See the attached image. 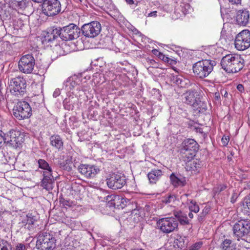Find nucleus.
<instances>
[{
	"label": "nucleus",
	"mask_w": 250,
	"mask_h": 250,
	"mask_svg": "<svg viewBox=\"0 0 250 250\" xmlns=\"http://www.w3.org/2000/svg\"><path fill=\"white\" fill-rule=\"evenodd\" d=\"M244 63V60L239 55L229 54L222 58L221 65L228 73H236L243 68Z\"/></svg>",
	"instance_id": "nucleus-1"
},
{
	"label": "nucleus",
	"mask_w": 250,
	"mask_h": 250,
	"mask_svg": "<svg viewBox=\"0 0 250 250\" xmlns=\"http://www.w3.org/2000/svg\"><path fill=\"white\" fill-rule=\"evenodd\" d=\"M216 64V62L214 60H203L193 64V72L197 77L203 79L209 75Z\"/></svg>",
	"instance_id": "nucleus-2"
},
{
	"label": "nucleus",
	"mask_w": 250,
	"mask_h": 250,
	"mask_svg": "<svg viewBox=\"0 0 250 250\" xmlns=\"http://www.w3.org/2000/svg\"><path fill=\"white\" fill-rule=\"evenodd\" d=\"M36 247L39 250H53L56 247V240L47 232H41L37 236Z\"/></svg>",
	"instance_id": "nucleus-3"
},
{
	"label": "nucleus",
	"mask_w": 250,
	"mask_h": 250,
	"mask_svg": "<svg viewBox=\"0 0 250 250\" xmlns=\"http://www.w3.org/2000/svg\"><path fill=\"white\" fill-rule=\"evenodd\" d=\"M13 115L18 120L29 118L32 115V110L28 103L20 101L16 103L13 107Z\"/></svg>",
	"instance_id": "nucleus-4"
},
{
	"label": "nucleus",
	"mask_w": 250,
	"mask_h": 250,
	"mask_svg": "<svg viewBox=\"0 0 250 250\" xmlns=\"http://www.w3.org/2000/svg\"><path fill=\"white\" fill-rule=\"evenodd\" d=\"M61 32V39L65 41H72L79 37L81 32L77 25L70 23L68 25L59 28Z\"/></svg>",
	"instance_id": "nucleus-5"
},
{
	"label": "nucleus",
	"mask_w": 250,
	"mask_h": 250,
	"mask_svg": "<svg viewBox=\"0 0 250 250\" xmlns=\"http://www.w3.org/2000/svg\"><path fill=\"white\" fill-rule=\"evenodd\" d=\"M157 224L161 231L165 233H170L178 229V223L173 217L161 218Z\"/></svg>",
	"instance_id": "nucleus-6"
},
{
	"label": "nucleus",
	"mask_w": 250,
	"mask_h": 250,
	"mask_svg": "<svg viewBox=\"0 0 250 250\" xmlns=\"http://www.w3.org/2000/svg\"><path fill=\"white\" fill-rule=\"evenodd\" d=\"M36 61L32 54L23 55L18 62V68L21 72L30 74L34 70Z\"/></svg>",
	"instance_id": "nucleus-7"
},
{
	"label": "nucleus",
	"mask_w": 250,
	"mask_h": 250,
	"mask_svg": "<svg viewBox=\"0 0 250 250\" xmlns=\"http://www.w3.org/2000/svg\"><path fill=\"white\" fill-rule=\"evenodd\" d=\"M107 187L112 189L117 190L122 188L126 184L125 177L119 173L109 174L106 179Z\"/></svg>",
	"instance_id": "nucleus-8"
},
{
	"label": "nucleus",
	"mask_w": 250,
	"mask_h": 250,
	"mask_svg": "<svg viewBox=\"0 0 250 250\" xmlns=\"http://www.w3.org/2000/svg\"><path fill=\"white\" fill-rule=\"evenodd\" d=\"M61 11V4L59 0H46L42 4V12L48 17L54 16Z\"/></svg>",
	"instance_id": "nucleus-9"
},
{
	"label": "nucleus",
	"mask_w": 250,
	"mask_h": 250,
	"mask_svg": "<svg viewBox=\"0 0 250 250\" xmlns=\"http://www.w3.org/2000/svg\"><path fill=\"white\" fill-rule=\"evenodd\" d=\"M10 90L16 96H23L26 92V82L21 77H16L10 80Z\"/></svg>",
	"instance_id": "nucleus-10"
},
{
	"label": "nucleus",
	"mask_w": 250,
	"mask_h": 250,
	"mask_svg": "<svg viewBox=\"0 0 250 250\" xmlns=\"http://www.w3.org/2000/svg\"><path fill=\"white\" fill-rule=\"evenodd\" d=\"M235 47L240 51H243L250 47V31L245 29L241 31L235 39Z\"/></svg>",
	"instance_id": "nucleus-11"
},
{
	"label": "nucleus",
	"mask_w": 250,
	"mask_h": 250,
	"mask_svg": "<svg viewBox=\"0 0 250 250\" xmlns=\"http://www.w3.org/2000/svg\"><path fill=\"white\" fill-rule=\"evenodd\" d=\"M233 231L234 235L238 240L247 235L250 233V220L248 219L239 220L234 225Z\"/></svg>",
	"instance_id": "nucleus-12"
},
{
	"label": "nucleus",
	"mask_w": 250,
	"mask_h": 250,
	"mask_svg": "<svg viewBox=\"0 0 250 250\" xmlns=\"http://www.w3.org/2000/svg\"><path fill=\"white\" fill-rule=\"evenodd\" d=\"M101 31V25L97 21H93L83 25L81 28L82 34L87 38H94Z\"/></svg>",
	"instance_id": "nucleus-13"
},
{
	"label": "nucleus",
	"mask_w": 250,
	"mask_h": 250,
	"mask_svg": "<svg viewBox=\"0 0 250 250\" xmlns=\"http://www.w3.org/2000/svg\"><path fill=\"white\" fill-rule=\"evenodd\" d=\"M24 135L18 130L11 129L5 135V142L18 146L24 141Z\"/></svg>",
	"instance_id": "nucleus-14"
},
{
	"label": "nucleus",
	"mask_w": 250,
	"mask_h": 250,
	"mask_svg": "<svg viewBox=\"0 0 250 250\" xmlns=\"http://www.w3.org/2000/svg\"><path fill=\"white\" fill-rule=\"evenodd\" d=\"M78 169L82 174L88 178L94 177L100 171L97 166L90 165H80Z\"/></svg>",
	"instance_id": "nucleus-15"
},
{
	"label": "nucleus",
	"mask_w": 250,
	"mask_h": 250,
	"mask_svg": "<svg viewBox=\"0 0 250 250\" xmlns=\"http://www.w3.org/2000/svg\"><path fill=\"white\" fill-rule=\"evenodd\" d=\"M167 2L169 5L174 7L175 12L180 14V12L186 15L190 9V5L183 1V0H168Z\"/></svg>",
	"instance_id": "nucleus-16"
},
{
	"label": "nucleus",
	"mask_w": 250,
	"mask_h": 250,
	"mask_svg": "<svg viewBox=\"0 0 250 250\" xmlns=\"http://www.w3.org/2000/svg\"><path fill=\"white\" fill-rule=\"evenodd\" d=\"M43 178L41 182V186L47 190H51L53 188L55 182L52 172L42 173Z\"/></svg>",
	"instance_id": "nucleus-17"
},
{
	"label": "nucleus",
	"mask_w": 250,
	"mask_h": 250,
	"mask_svg": "<svg viewBox=\"0 0 250 250\" xmlns=\"http://www.w3.org/2000/svg\"><path fill=\"white\" fill-rule=\"evenodd\" d=\"M236 20L238 24L241 26H246L249 22L250 13L247 10H240L237 11Z\"/></svg>",
	"instance_id": "nucleus-18"
},
{
	"label": "nucleus",
	"mask_w": 250,
	"mask_h": 250,
	"mask_svg": "<svg viewBox=\"0 0 250 250\" xmlns=\"http://www.w3.org/2000/svg\"><path fill=\"white\" fill-rule=\"evenodd\" d=\"M81 80L77 76H74L68 78L64 82V85L67 90H71L76 88V91L79 89Z\"/></svg>",
	"instance_id": "nucleus-19"
},
{
	"label": "nucleus",
	"mask_w": 250,
	"mask_h": 250,
	"mask_svg": "<svg viewBox=\"0 0 250 250\" xmlns=\"http://www.w3.org/2000/svg\"><path fill=\"white\" fill-rule=\"evenodd\" d=\"M197 93L195 90H189L183 95V99L185 100L184 102L193 107L195 104V102H196L197 100L198 99L197 97Z\"/></svg>",
	"instance_id": "nucleus-20"
},
{
	"label": "nucleus",
	"mask_w": 250,
	"mask_h": 250,
	"mask_svg": "<svg viewBox=\"0 0 250 250\" xmlns=\"http://www.w3.org/2000/svg\"><path fill=\"white\" fill-rule=\"evenodd\" d=\"M180 149L197 151L199 149V145L194 139H187L182 142Z\"/></svg>",
	"instance_id": "nucleus-21"
},
{
	"label": "nucleus",
	"mask_w": 250,
	"mask_h": 250,
	"mask_svg": "<svg viewBox=\"0 0 250 250\" xmlns=\"http://www.w3.org/2000/svg\"><path fill=\"white\" fill-rule=\"evenodd\" d=\"M61 32L60 28H55L47 32L44 37V42L46 43L56 42V40L60 37L61 38Z\"/></svg>",
	"instance_id": "nucleus-22"
},
{
	"label": "nucleus",
	"mask_w": 250,
	"mask_h": 250,
	"mask_svg": "<svg viewBox=\"0 0 250 250\" xmlns=\"http://www.w3.org/2000/svg\"><path fill=\"white\" fill-rule=\"evenodd\" d=\"M201 161L198 159H195L189 162L186 163L185 168L187 171L197 173L201 168Z\"/></svg>",
	"instance_id": "nucleus-23"
},
{
	"label": "nucleus",
	"mask_w": 250,
	"mask_h": 250,
	"mask_svg": "<svg viewBox=\"0 0 250 250\" xmlns=\"http://www.w3.org/2000/svg\"><path fill=\"white\" fill-rule=\"evenodd\" d=\"M163 175V172L158 169H152L147 174L149 183L150 184H156Z\"/></svg>",
	"instance_id": "nucleus-24"
},
{
	"label": "nucleus",
	"mask_w": 250,
	"mask_h": 250,
	"mask_svg": "<svg viewBox=\"0 0 250 250\" xmlns=\"http://www.w3.org/2000/svg\"><path fill=\"white\" fill-rule=\"evenodd\" d=\"M173 215L174 216L173 217L176 219L177 222H179L180 225L185 226L189 224L187 214L182 211H174Z\"/></svg>",
	"instance_id": "nucleus-25"
},
{
	"label": "nucleus",
	"mask_w": 250,
	"mask_h": 250,
	"mask_svg": "<svg viewBox=\"0 0 250 250\" xmlns=\"http://www.w3.org/2000/svg\"><path fill=\"white\" fill-rule=\"evenodd\" d=\"M51 145L58 150L63 149V141L61 137L58 135H53L50 138Z\"/></svg>",
	"instance_id": "nucleus-26"
},
{
	"label": "nucleus",
	"mask_w": 250,
	"mask_h": 250,
	"mask_svg": "<svg viewBox=\"0 0 250 250\" xmlns=\"http://www.w3.org/2000/svg\"><path fill=\"white\" fill-rule=\"evenodd\" d=\"M197 151H189L184 149H180L182 159L185 162L193 160Z\"/></svg>",
	"instance_id": "nucleus-27"
},
{
	"label": "nucleus",
	"mask_w": 250,
	"mask_h": 250,
	"mask_svg": "<svg viewBox=\"0 0 250 250\" xmlns=\"http://www.w3.org/2000/svg\"><path fill=\"white\" fill-rule=\"evenodd\" d=\"M170 180L171 184L174 187H184L186 184V180L185 177L180 178L174 173L170 175Z\"/></svg>",
	"instance_id": "nucleus-28"
},
{
	"label": "nucleus",
	"mask_w": 250,
	"mask_h": 250,
	"mask_svg": "<svg viewBox=\"0 0 250 250\" xmlns=\"http://www.w3.org/2000/svg\"><path fill=\"white\" fill-rule=\"evenodd\" d=\"M192 107L194 110L198 111L199 112L204 113L207 110L208 106L207 103L202 101L200 98H198Z\"/></svg>",
	"instance_id": "nucleus-29"
},
{
	"label": "nucleus",
	"mask_w": 250,
	"mask_h": 250,
	"mask_svg": "<svg viewBox=\"0 0 250 250\" xmlns=\"http://www.w3.org/2000/svg\"><path fill=\"white\" fill-rule=\"evenodd\" d=\"M171 81L175 84L180 87H184L186 84V79L181 75L172 76L171 78Z\"/></svg>",
	"instance_id": "nucleus-30"
},
{
	"label": "nucleus",
	"mask_w": 250,
	"mask_h": 250,
	"mask_svg": "<svg viewBox=\"0 0 250 250\" xmlns=\"http://www.w3.org/2000/svg\"><path fill=\"white\" fill-rule=\"evenodd\" d=\"M119 195L111 194L106 196L104 198V200L107 202L109 207H114L115 208V202L119 200Z\"/></svg>",
	"instance_id": "nucleus-31"
},
{
	"label": "nucleus",
	"mask_w": 250,
	"mask_h": 250,
	"mask_svg": "<svg viewBox=\"0 0 250 250\" xmlns=\"http://www.w3.org/2000/svg\"><path fill=\"white\" fill-rule=\"evenodd\" d=\"M220 247L222 250H236V246L229 239H225Z\"/></svg>",
	"instance_id": "nucleus-32"
},
{
	"label": "nucleus",
	"mask_w": 250,
	"mask_h": 250,
	"mask_svg": "<svg viewBox=\"0 0 250 250\" xmlns=\"http://www.w3.org/2000/svg\"><path fill=\"white\" fill-rule=\"evenodd\" d=\"M38 164L39 168L44 170L43 173H47V172H53L52 169L51 167H50L49 164L44 159H40L39 160H38Z\"/></svg>",
	"instance_id": "nucleus-33"
},
{
	"label": "nucleus",
	"mask_w": 250,
	"mask_h": 250,
	"mask_svg": "<svg viewBox=\"0 0 250 250\" xmlns=\"http://www.w3.org/2000/svg\"><path fill=\"white\" fill-rule=\"evenodd\" d=\"M0 250H11V244L7 241L0 240Z\"/></svg>",
	"instance_id": "nucleus-34"
},
{
	"label": "nucleus",
	"mask_w": 250,
	"mask_h": 250,
	"mask_svg": "<svg viewBox=\"0 0 250 250\" xmlns=\"http://www.w3.org/2000/svg\"><path fill=\"white\" fill-rule=\"evenodd\" d=\"M62 49L61 46L55 42V47L53 49V53L54 54V57H58L63 55Z\"/></svg>",
	"instance_id": "nucleus-35"
},
{
	"label": "nucleus",
	"mask_w": 250,
	"mask_h": 250,
	"mask_svg": "<svg viewBox=\"0 0 250 250\" xmlns=\"http://www.w3.org/2000/svg\"><path fill=\"white\" fill-rule=\"evenodd\" d=\"M176 200V196L174 194H170L167 196H165L162 200V202L166 204H168L174 203Z\"/></svg>",
	"instance_id": "nucleus-36"
},
{
	"label": "nucleus",
	"mask_w": 250,
	"mask_h": 250,
	"mask_svg": "<svg viewBox=\"0 0 250 250\" xmlns=\"http://www.w3.org/2000/svg\"><path fill=\"white\" fill-rule=\"evenodd\" d=\"M190 205H189V209L191 212H194L195 213H197L199 211V207L198 205L196 204V202L193 200H191L190 201Z\"/></svg>",
	"instance_id": "nucleus-37"
},
{
	"label": "nucleus",
	"mask_w": 250,
	"mask_h": 250,
	"mask_svg": "<svg viewBox=\"0 0 250 250\" xmlns=\"http://www.w3.org/2000/svg\"><path fill=\"white\" fill-rule=\"evenodd\" d=\"M81 85L80 84V89H78L76 93V94L78 95L79 96L82 95V93L88 90L89 86L87 84H83V83H81Z\"/></svg>",
	"instance_id": "nucleus-38"
},
{
	"label": "nucleus",
	"mask_w": 250,
	"mask_h": 250,
	"mask_svg": "<svg viewBox=\"0 0 250 250\" xmlns=\"http://www.w3.org/2000/svg\"><path fill=\"white\" fill-rule=\"evenodd\" d=\"M244 210L248 215H250V198L246 199L243 203Z\"/></svg>",
	"instance_id": "nucleus-39"
},
{
	"label": "nucleus",
	"mask_w": 250,
	"mask_h": 250,
	"mask_svg": "<svg viewBox=\"0 0 250 250\" xmlns=\"http://www.w3.org/2000/svg\"><path fill=\"white\" fill-rule=\"evenodd\" d=\"M35 219L32 217H29L27 215L26 223L25 225V228L30 229L32 228V225H34Z\"/></svg>",
	"instance_id": "nucleus-40"
},
{
	"label": "nucleus",
	"mask_w": 250,
	"mask_h": 250,
	"mask_svg": "<svg viewBox=\"0 0 250 250\" xmlns=\"http://www.w3.org/2000/svg\"><path fill=\"white\" fill-rule=\"evenodd\" d=\"M9 1L20 8H23L25 3L24 0H9Z\"/></svg>",
	"instance_id": "nucleus-41"
},
{
	"label": "nucleus",
	"mask_w": 250,
	"mask_h": 250,
	"mask_svg": "<svg viewBox=\"0 0 250 250\" xmlns=\"http://www.w3.org/2000/svg\"><path fill=\"white\" fill-rule=\"evenodd\" d=\"M27 249L28 245L23 243H18L14 249L11 246V250H27Z\"/></svg>",
	"instance_id": "nucleus-42"
},
{
	"label": "nucleus",
	"mask_w": 250,
	"mask_h": 250,
	"mask_svg": "<svg viewBox=\"0 0 250 250\" xmlns=\"http://www.w3.org/2000/svg\"><path fill=\"white\" fill-rule=\"evenodd\" d=\"M63 104L65 108V109L67 110H70L72 109L73 105L72 104L70 103V99L68 98H65L63 101Z\"/></svg>",
	"instance_id": "nucleus-43"
},
{
	"label": "nucleus",
	"mask_w": 250,
	"mask_h": 250,
	"mask_svg": "<svg viewBox=\"0 0 250 250\" xmlns=\"http://www.w3.org/2000/svg\"><path fill=\"white\" fill-rule=\"evenodd\" d=\"M175 243L177 244L178 247L183 249L185 247L184 239L180 237L179 239H177L175 241Z\"/></svg>",
	"instance_id": "nucleus-44"
},
{
	"label": "nucleus",
	"mask_w": 250,
	"mask_h": 250,
	"mask_svg": "<svg viewBox=\"0 0 250 250\" xmlns=\"http://www.w3.org/2000/svg\"><path fill=\"white\" fill-rule=\"evenodd\" d=\"M154 51L155 52L156 51V52H157L159 53L158 55L159 56V58L162 59V60L163 61L167 62H169V60H170V59L168 57L166 56L165 55L163 54L162 53L158 52V51H157V50H155Z\"/></svg>",
	"instance_id": "nucleus-45"
},
{
	"label": "nucleus",
	"mask_w": 250,
	"mask_h": 250,
	"mask_svg": "<svg viewBox=\"0 0 250 250\" xmlns=\"http://www.w3.org/2000/svg\"><path fill=\"white\" fill-rule=\"evenodd\" d=\"M229 137L228 136L224 135L222 138V143L224 146H226L229 142Z\"/></svg>",
	"instance_id": "nucleus-46"
},
{
	"label": "nucleus",
	"mask_w": 250,
	"mask_h": 250,
	"mask_svg": "<svg viewBox=\"0 0 250 250\" xmlns=\"http://www.w3.org/2000/svg\"><path fill=\"white\" fill-rule=\"evenodd\" d=\"M60 167L62 168L63 169L67 170L68 171L71 170V167L70 166H69L68 165H67L66 163L65 164L64 163H61L60 164Z\"/></svg>",
	"instance_id": "nucleus-47"
},
{
	"label": "nucleus",
	"mask_w": 250,
	"mask_h": 250,
	"mask_svg": "<svg viewBox=\"0 0 250 250\" xmlns=\"http://www.w3.org/2000/svg\"><path fill=\"white\" fill-rule=\"evenodd\" d=\"M5 135L1 130H0V147H1L2 144L5 142Z\"/></svg>",
	"instance_id": "nucleus-48"
},
{
	"label": "nucleus",
	"mask_w": 250,
	"mask_h": 250,
	"mask_svg": "<svg viewBox=\"0 0 250 250\" xmlns=\"http://www.w3.org/2000/svg\"><path fill=\"white\" fill-rule=\"evenodd\" d=\"M123 201V197L119 196V200L115 202V208H121V202Z\"/></svg>",
	"instance_id": "nucleus-49"
},
{
	"label": "nucleus",
	"mask_w": 250,
	"mask_h": 250,
	"mask_svg": "<svg viewBox=\"0 0 250 250\" xmlns=\"http://www.w3.org/2000/svg\"><path fill=\"white\" fill-rule=\"evenodd\" d=\"M62 206H65V207H66V206L71 207V204L70 203V202L68 200H66L64 199H63L62 201Z\"/></svg>",
	"instance_id": "nucleus-50"
},
{
	"label": "nucleus",
	"mask_w": 250,
	"mask_h": 250,
	"mask_svg": "<svg viewBox=\"0 0 250 250\" xmlns=\"http://www.w3.org/2000/svg\"><path fill=\"white\" fill-rule=\"evenodd\" d=\"M128 201H127L125 199L123 198V201L121 202V208H124L125 206L126 205V203Z\"/></svg>",
	"instance_id": "nucleus-51"
},
{
	"label": "nucleus",
	"mask_w": 250,
	"mask_h": 250,
	"mask_svg": "<svg viewBox=\"0 0 250 250\" xmlns=\"http://www.w3.org/2000/svg\"><path fill=\"white\" fill-rule=\"evenodd\" d=\"M61 94V91L59 89H56L53 93V97L56 98Z\"/></svg>",
	"instance_id": "nucleus-52"
},
{
	"label": "nucleus",
	"mask_w": 250,
	"mask_h": 250,
	"mask_svg": "<svg viewBox=\"0 0 250 250\" xmlns=\"http://www.w3.org/2000/svg\"><path fill=\"white\" fill-rule=\"evenodd\" d=\"M232 4H238L241 3V0H228Z\"/></svg>",
	"instance_id": "nucleus-53"
},
{
	"label": "nucleus",
	"mask_w": 250,
	"mask_h": 250,
	"mask_svg": "<svg viewBox=\"0 0 250 250\" xmlns=\"http://www.w3.org/2000/svg\"><path fill=\"white\" fill-rule=\"evenodd\" d=\"M237 89L238 91H239L241 92H242L244 91V87L243 84H239L237 86Z\"/></svg>",
	"instance_id": "nucleus-54"
},
{
	"label": "nucleus",
	"mask_w": 250,
	"mask_h": 250,
	"mask_svg": "<svg viewBox=\"0 0 250 250\" xmlns=\"http://www.w3.org/2000/svg\"><path fill=\"white\" fill-rule=\"evenodd\" d=\"M237 198V194L236 193H233L231 198L230 202L232 203H235Z\"/></svg>",
	"instance_id": "nucleus-55"
},
{
	"label": "nucleus",
	"mask_w": 250,
	"mask_h": 250,
	"mask_svg": "<svg viewBox=\"0 0 250 250\" xmlns=\"http://www.w3.org/2000/svg\"><path fill=\"white\" fill-rule=\"evenodd\" d=\"M157 12L156 11H154L151 12L150 13H149L148 14L147 17H157Z\"/></svg>",
	"instance_id": "nucleus-56"
},
{
	"label": "nucleus",
	"mask_w": 250,
	"mask_h": 250,
	"mask_svg": "<svg viewBox=\"0 0 250 250\" xmlns=\"http://www.w3.org/2000/svg\"><path fill=\"white\" fill-rule=\"evenodd\" d=\"M209 209L208 208H205L202 212V214L203 216H206L208 212Z\"/></svg>",
	"instance_id": "nucleus-57"
},
{
	"label": "nucleus",
	"mask_w": 250,
	"mask_h": 250,
	"mask_svg": "<svg viewBox=\"0 0 250 250\" xmlns=\"http://www.w3.org/2000/svg\"><path fill=\"white\" fill-rule=\"evenodd\" d=\"M227 188V186L226 185H220L218 188L219 192H221Z\"/></svg>",
	"instance_id": "nucleus-58"
},
{
	"label": "nucleus",
	"mask_w": 250,
	"mask_h": 250,
	"mask_svg": "<svg viewBox=\"0 0 250 250\" xmlns=\"http://www.w3.org/2000/svg\"><path fill=\"white\" fill-rule=\"evenodd\" d=\"M125 0L129 4H132L134 3V1L133 0Z\"/></svg>",
	"instance_id": "nucleus-59"
},
{
	"label": "nucleus",
	"mask_w": 250,
	"mask_h": 250,
	"mask_svg": "<svg viewBox=\"0 0 250 250\" xmlns=\"http://www.w3.org/2000/svg\"><path fill=\"white\" fill-rule=\"evenodd\" d=\"M152 91L154 92V94H159V90L158 89H156L155 88H153L152 89Z\"/></svg>",
	"instance_id": "nucleus-60"
},
{
	"label": "nucleus",
	"mask_w": 250,
	"mask_h": 250,
	"mask_svg": "<svg viewBox=\"0 0 250 250\" xmlns=\"http://www.w3.org/2000/svg\"><path fill=\"white\" fill-rule=\"evenodd\" d=\"M3 87L1 86L0 87V93L1 95H3Z\"/></svg>",
	"instance_id": "nucleus-61"
},
{
	"label": "nucleus",
	"mask_w": 250,
	"mask_h": 250,
	"mask_svg": "<svg viewBox=\"0 0 250 250\" xmlns=\"http://www.w3.org/2000/svg\"><path fill=\"white\" fill-rule=\"evenodd\" d=\"M188 216L190 218L192 219L193 218V214H192V212H190L189 213H188Z\"/></svg>",
	"instance_id": "nucleus-62"
},
{
	"label": "nucleus",
	"mask_w": 250,
	"mask_h": 250,
	"mask_svg": "<svg viewBox=\"0 0 250 250\" xmlns=\"http://www.w3.org/2000/svg\"><path fill=\"white\" fill-rule=\"evenodd\" d=\"M219 98H220L219 94L216 93H215V99L216 100H218Z\"/></svg>",
	"instance_id": "nucleus-63"
},
{
	"label": "nucleus",
	"mask_w": 250,
	"mask_h": 250,
	"mask_svg": "<svg viewBox=\"0 0 250 250\" xmlns=\"http://www.w3.org/2000/svg\"><path fill=\"white\" fill-rule=\"evenodd\" d=\"M247 186L249 188H250V182H249L247 184Z\"/></svg>",
	"instance_id": "nucleus-64"
}]
</instances>
